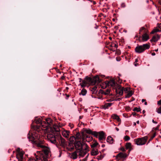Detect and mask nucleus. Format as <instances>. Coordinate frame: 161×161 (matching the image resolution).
Masks as SVG:
<instances>
[{
    "label": "nucleus",
    "mask_w": 161,
    "mask_h": 161,
    "mask_svg": "<svg viewBox=\"0 0 161 161\" xmlns=\"http://www.w3.org/2000/svg\"><path fill=\"white\" fill-rule=\"evenodd\" d=\"M144 29H145V28H144V27H142V28L140 30V31L144 30Z\"/></svg>",
    "instance_id": "55"
},
{
    "label": "nucleus",
    "mask_w": 161,
    "mask_h": 161,
    "mask_svg": "<svg viewBox=\"0 0 161 161\" xmlns=\"http://www.w3.org/2000/svg\"><path fill=\"white\" fill-rule=\"evenodd\" d=\"M35 121L36 124H41L42 122L41 118H36L35 119Z\"/></svg>",
    "instance_id": "26"
},
{
    "label": "nucleus",
    "mask_w": 161,
    "mask_h": 161,
    "mask_svg": "<svg viewBox=\"0 0 161 161\" xmlns=\"http://www.w3.org/2000/svg\"><path fill=\"white\" fill-rule=\"evenodd\" d=\"M156 111L158 114H161V106L159 108H157L156 110Z\"/></svg>",
    "instance_id": "37"
},
{
    "label": "nucleus",
    "mask_w": 161,
    "mask_h": 161,
    "mask_svg": "<svg viewBox=\"0 0 161 161\" xmlns=\"http://www.w3.org/2000/svg\"><path fill=\"white\" fill-rule=\"evenodd\" d=\"M41 126L43 128H46L49 125L45 121H43L40 124Z\"/></svg>",
    "instance_id": "21"
},
{
    "label": "nucleus",
    "mask_w": 161,
    "mask_h": 161,
    "mask_svg": "<svg viewBox=\"0 0 161 161\" xmlns=\"http://www.w3.org/2000/svg\"><path fill=\"white\" fill-rule=\"evenodd\" d=\"M143 113H145V110H143Z\"/></svg>",
    "instance_id": "62"
},
{
    "label": "nucleus",
    "mask_w": 161,
    "mask_h": 161,
    "mask_svg": "<svg viewBox=\"0 0 161 161\" xmlns=\"http://www.w3.org/2000/svg\"><path fill=\"white\" fill-rule=\"evenodd\" d=\"M136 123L137 124H139V120H138L137 122H136Z\"/></svg>",
    "instance_id": "58"
},
{
    "label": "nucleus",
    "mask_w": 161,
    "mask_h": 161,
    "mask_svg": "<svg viewBox=\"0 0 161 161\" xmlns=\"http://www.w3.org/2000/svg\"><path fill=\"white\" fill-rule=\"evenodd\" d=\"M114 46H115V47H117V45H116V44H114Z\"/></svg>",
    "instance_id": "60"
},
{
    "label": "nucleus",
    "mask_w": 161,
    "mask_h": 161,
    "mask_svg": "<svg viewBox=\"0 0 161 161\" xmlns=\"http://www.w3.org/2000/svg\"><path fill=\"white\" fill-rule=\"evenodd\" d=\"M107 141L110 144H112L113 142V139L111 136H108L107 138Z\"/></svg>",
    "instance_id": "24"
},
{
    "label": "nucleus",
    "mask_w": 161,
    "mask_h": 161,
    "mask_svg": "<svg viewBox=\"0 0 161 161\" xmlns=\"http://www.w3.org/2000/svg\"><path fill=\"white\" fill-rule=\"evenodd\" d=\"M135 66H137L136 64H135Z\"/></svg>",
    "instance_id": "63"
},
{
    "label": "nucleus",
    "mask_w": 161,
    "mask_h": 161,
    "mask_svg": "<svg viewBox=\"0 0 161 161\" xmlns=\"http://www.w3.org/2000/svg\"><path fill=\"white\" fill-rule=\"evenodd\" d=\"M147 139L146 136L141 138H138L134 140L135 143L137 145H142L145 144Z\"/></svg>",
    "instance_id": "3"
},
{
    "label": "nucleus",
    "mask_w": 161,
    "mask_h": 161,
    "mask_svg": "<svg viewBox=\"0 0 161 161\" xmlns=\"http://www.w3.org/2000/svg\"><path fill=\"white\" fill-rule=\"evenodd\" d=\"M142 102L143 103H144V104L145 105H147V103L146 102V100L145 99H142Z\"/></svg>",
    "instance_id": "44"
},
{
    "label": "nucleus",
    "mask_w": 161,
    "mask_h": 161,
    "mask_svg": "<svg viewBox=\"0 0 161 161\" xmlns=\"http://www.w3.org/2000/svg\"><path fill=\"white\" fill-rule=\"evenodd\" d=\"M54 128L56 131H58V127L57 129H55V126H54Z\"/></svg>",
    "instance_id": "51"
},
{
    "label": "nucleus",
    "mask_w": 161,
    "mask_h": 161,
    "mask_svg": "<svg viewBox=\"0 0 161 161\" xmlns=\"http://www.w3.org/2000/svg\"><path fill=\"white\" fill-rule=\"evenodd\" d=\"M98 145V143L97 142H95L92 145V147H94L97 146Z\"/></svg>",
    "instance_id": "39"
},
{
    "label": "nucleus",
    "mask_w": 161,
    "mask_h": 161,
    "mask_svg": "<svg viewBox=\"0 0 161 161\" xmlns=\"http://www.w3.org/2000/svg\"><path fill=\"white\" fill-rule=\"evenodd\" d=\"M123 91L125 93H127L130 90V89L128 87L124 88L123 87Z\"/></svg>",
    "instance_id": "34"
},
{
    "label": "nucleus",
    "mask_w": 161,
    "mask_h": 161,
    "mask_svg": "<svg viewBox=\"0 0 161 161\" xmlns=\"http://www.w3.org/2000/svg\"><path fill=\"white\" fill-rule=\"evenodd\" d=\"M108 85L114 87L115 85V83L114 80H111L109 81L108 82Z\"/></svg>",
    "instance_id": "19"
},
{
    "label": "nucleus",
    "mask_w": 161,
    "mask_h": 161,
    "mask_svg": "<svg viewBox=\"0 0 161 161\" xmlns=\"http://www.w3.org/2000/svg\"><path fill=\"white\" fill-rule=\"evenodd\" d=\"M76 138L77 139H79L80 138L81 136L79 133H77L75 136Z\"/></svg>",
    "instance_id": "40"
},
{
    "label": "nucleus",
    "mask_w": 161,
    "mask_h": 161,
    "mask_svg": "<svg viewBox=\"0 0 161 161\" xmlns=\"http://www.w3.org/2000/svg\"><path fill=\"white\" fill-rule=\"evenodd\" d=\"M152 122L155 124H157V122L156 121H154V120L153 119L152 120Z\"/></svg>",
    "instance_id": "50"
},
{
    "label": "nucleus",
    "mask_w": 161,
    "mask_h": 161,
    "mask_svg": "<svg viewBox=\"0 0 161 161\" xmlns=\"http://www.w3.org/2000/svg\"><path fill=\"white\" fill-rule=\"evenodd\" d=\"M75 146L76 150L78 151L82 149V145L80 141L77 142L75 143Z\"/></svg>",
    "instance_id": "9"
},
{
    "label": "nucleus",
    "mask_w": 161,
    "mask_h": 161,
    "mask_svg": "<svg viewBox=\"0 0 161 161\" xmlns=\"http://www.w3.org/2000/svg\"><path fill=\"white\" fill-rule=\"evenodd\" d=\"M127 156L126 154L124 153H119L117 156V158L119 157L121 158H124Z\"/></svg>",
    "instance_id": "23"
},
{
    "label": "nucleus",
    "mask_w": 161,
    "mask_h": 161,
    "mask_svg": "<svg viewBox=\"0 0 161 161\" xmlns=\"http://www.w3.org/2000/svg\"><path fill=\"white\" fill-rule=\"evenodd\" d=\"M150 46L148 44H145L142 45H138L135 48V52L138 53H141L144 52L146 50L148 49Z\"/></svg>",
    "instance_id": "2"
},
{
    "label": "nucleus",
    "mask_w": 161,
    "mask_h": 161,
    "mask_svg": "<svg viewBox=\"0 0 161 161\" xmlns=\"http://www.w3.org/2000/svg\"><path fill=\"white\" fill-rule=\"evenodd\" d=\"M88 84L92 85V78L90 77H86L85 79Z\"/></svg>",
    "instance_id": "25"
},
{
    "label": "nucleus",
    "mask_w": 161,
    "mask_h": 161,
    "mask_svg": "<svg viewBox=\"0 0 161 161\" xmlns=\"http://www.w3.org/2000/svg\"><path fill=\"white\" fill-rule=\"evenodd\" d=\"M70 132L69 131L63 129L61 131V134L64 137L68 138L69 136Z\"/></svg>",
    "instance_id": "7"
},
{
    "label": "nucleus",
    "mask_w": 161,
    "mask_h": 161,
    "mask_svg": "<svg viewBox=\"0 0 161 161\" xmlns=\"http://www.w3.org/2000/svg\"><path fill=\"white\" fill-rule=\"evenodd\" d=\"M86 157H85V160H84V161H86V160L87 159V158L88 157V156L89 155V154H88L87 153V154H86Z\"/></svg>",
    "instance_id": "46"
},
{
    "label": "nucleus",
    "mask_w": 161,
    "mask_h": 161,
    "mask_svg": "<svg viewBox=\"0 0 161 161\" xmlns=\"http://www.w3.org/2000/svg\"><path fill=\"white\" fill-rule=\"evenodd\" d=\"M84 131L86 133L90 134H92V131L89 129H86L84 130Z\"/></svg>",
    "instance_id": "31"
},
{
    "label": "nucleus",
    "mask_w": 161,
    "mask_h": 161,
    "mask_svg": "<svg viewBox=\"0 0 161 161\" xmlns=\"http://www.w3.org/2000/svg\"><path fill=\"white\" fill-rule=\"evenodd\" d=\"M125 146L126 149H129L130 150L131 148V144L130 142H128L126 143Z\"/></svg>",
    "instance_id": "29"
},
{
    "label": "nucleus",
    "mask_w": 161,
    "mask_h": 161,
    "mask_svg": "<svg viewBox=\"0 0 161 161\" xmlns=\"http://www.w3.org/2000/svg\"><path fill=\"white\" fill-rule=\"evenodd\" d=\"M36 156V159L33 158H30L29 159V161H46L47 159L43 158V156L41 155L40 157H39L38 155L36 153L34 154Z\"/></svg>",
    "instance_id": "5"
},
{
    "label": "nucleus",
    "mask_w": 161,
    "mask_h": 161,
    "mask_svg": "<svg viewBox=\"0 0 161 161\" xmlns=\"http://www.w3.org/2000/svg\"><path fill=\"white\" fill-rule=\"evenodd\" d=\"M130 139V137L128 136H125L124 137V139L125 141H129Z\"/></svg>",
    "instance_id": "38"
},
{
    "label": "nucleus",
    "mask_w": 161,
    "mask_h": 161,
    "mask_svg": "<svg viewBox=\"0 0 161 161\" xmlns=\"http://www.w3.org/2000/svg\"><path fill=\"white\" fill-rule=\"evenodd\" d=\"M109 93L110 90L108 89H107L105 92H103V94L105 95H108L109 94Z\"/></svg>",
    "instance_id": "41"
},
{
    "label": "nucleus",
    "mask_w": 161,
    "mask_h": 161,
    "mask_svg": "<svg viewBox=\"0 0 161 161\" xmlns=\"http://www.w3.org/2000/svg\"><path fill=\"white\" fill-rule=\"evenodd\" d=\"M78 151L76 150L75 151L72 153L71 155V158L73 159H75L77 158V156L78 155Z\"/></svg>",
    "instance_id": "17"
},
{
    "label": "nucleus",
    "mask_w": 161,
    "mask_h": 161,
    "mask_svg": "<svg viewBox=\"0 0 161 161\" xmlns=\"http://www.w3.org/2000/svg\"><path fill=\"white\" fill-rule=\"evenodd\" d=\"M78 153L80 157H83L86 155L87 153L86 151H83L80 149L78 151Z\"/></svg>",
    "instance_id": "12"
},
{
    "label": "nucleus",
    "mask_w": 161,
    "mask_h": 161,
    "mask_svg": "<svg viewBox=\"0 0 161 161\" xmlns=\"http://www.w3.org/2000/svg\"><path fill=\"white\" fill-rule=\"evenodd\" d=\"M88 84L87 83L85 79L84 80H83L82 82L80 84L81 86L82 87H84L86 86V85Z\"/></svg>",
    "instance_id": "28"
},
{
    "label": "nucleus",
    "mask_w": 161,
    "mask_h": 161,
    "mask_svg": "<svg viewBox=\"0 0 161 161\" xmlns=\"http://www.w3.org/2000/svg\"><path fill=\"white\" fill-rule=\"evenodd\" d=\"M104 135V133L103 131H101L99 132L98 138L100 141L105 139V137Z\"/></svg>",
    "instance_id": "11"
},
{
    "label": "nucleus",
    "mask_w": 161,
    "mask_h": 161,
    "mask_svg": "<svg viewBox=\"0 0 161 161\" xmlns=\"http://www.w3.org/2000/svg\"><path fill=\"white\" fill-rule=\"evenodd\" d=\"M97 98L98 99H103V98L102 97H97Z\"/></svg>",
    "instance_id": "52"
},
{
    "label": "nucleus",
    "mask_w": 161,
    "mask_h": 161,
    "mask_svg": "<svg viewBox=\"0 0 161 161\" xmlns=\"http://www.w3.org/2000/svg\"><path fill=\"white\" fill-rule=\"evenodd\" d=\"M116 91L119 95H122L123 92V87L119 86L118 88L116 89Z\"/></svg>",
    "instance_id": "10"
},
{
    "label": "nucleus",
    "mask_w": 161,
    "mask_h": 161,
    "mask_svg": "<svg viewBox=\"0 0 161 161\" xmlns=\"http://www.w3.org/2000/svg\"><path fill=\"white\" fill-rule=\"evenodd\" d=\"M47 138L51 143L55 144L56 142L55 136L51 134H49L47 136Z\"/></svg>",
    "instance_id": "6"
},
{
    "label": "nucleus",
    "mask_w": 161,
    "mask_h": 161,
    "mask_svg": "<svg viewBox=\"0 0 161 161\" xmlns=\"http://www.w3.org/2000/svg\"><path fill=\"white\" fill-rule=\"evenodd\" d=\"M97 87L95 86L92 88L91 91L92 92V93H94L96 92V90L97 89Z\"/></svg>",
    "instance_id": "35"
},
{
    "label": "nucleus",
    "mask_w": 161,
    "mask_h": 161,
    "mask_svg": "<svg viewBox=\"0 0 161 161\" xmlns=\"http://www.w3.org/2000/svg\"><path fill=\"white\" fill-rule=\"evenodd\" d=\"M69 125L71 127V128H72L74 127L73 125L71 124V123H69Z\"/></svg>",
    "instance_id": "47"
},
{
    "label": "nucleus",
    "mask_w": 161,
    "mask_h": 161,
    "mask_svg": "<svg viewBox=\"0 0 161 161\" xmlns=\"http://www.w3.org/2000/svg\"><path fill=\"white\" fill-rule=\"evenodd\" d=\"M87 92L86 90L85 89H83L81 91V93L83 96L86 95Z\"/></svg>",
    "instance_id": "33"
},
{
    "label": "nucleus",
    "mask_w": 161,
    "mask_h": 161,
    "mask_svg": "<svg viewBox=\"0 0 161 161\" xmlns=\"http://www.w3.org/2000/svg\"><path fill=\"white\" fill-rule=\"evenodd\" d=\"M92 85H94L95 83L100 82L99 77L98 76H95L92 78Z\"/></svg>",
    "instance_id": "8"
},
{
    "label": "nucleus",
    "mask_w": 161,
    "mask_h": 161,
    "mask_svg": "<svg viewBox=\"0 0 161 161\" xmlns=\"http://www.w3.org/2000/svg\"><path fill=\"white\" fill-rule=\"evenodd\" d=\"M104 145H102V147H104Z\"/></svg>",
    "instance_id": "61"
},
{
    "label": "nucleus",
    "mask_w": 161,
    "mask_h": 161,
    "mask_svg": "<svg viewBox=\"0 0 161 161\" xmlns=\"http://www.w3.org/2000/svg\"><path fill=\"white\" fill-rule=\"evenodd\" d=\"M140 110H141V109H140V108H135L133 109V111H136L137 112L140 111Z\"/></svg>",
    "instance_id": "43"
},
{
    "label": "nucleus",
    "mask_w": 161,
    "mask_h": 161,
    "mask_svg": "<svg viewBox=\"0 0 161 161\" xmlns=\"http://www.w3.org/2000/svg\"><path fill=\"white\" fill-rule=\"evenodd\" d=\"M116 129L117 131H118L119 130V129L118 128H116Z\"/></svg>",
    "instance_id": "57"
},
{
    "label": "nucleus",
    "mask_w": 161,
    "mask_h": 161,
    "mask_svg": "<svg viewBox=\"0 0 161 161\" xmlns=\"http://www.w3.org/2000/svg\"><path fill=\"white\" fill-rule=\"evenodd\" d=\"M75 139V137L74 136H72L70 137L69 139V142L73 143L74 142Z\"/></svg>",
    "instance_id": "32"
},
{
    "label": "nucleus",
    "mask_w": 161,
    "mask_h": 161,
    "mask_svg": "<svg viewBox=\"0 0 161 161\" xmlns=\"http://www.w3.org/2000/svg\"><path fill=\"white\" fill-rule=\"evenodd\" d=\"M16 151L17 158L19 160V161H22L24 152L19 148H17Z\"/></svg>",
    "instance_id": "4"
},
{
    "label": "nucleus",
    "mask_w": 161,
    "mask_h": 161,
    "mask_svg": "<svg viewBox=\"0 0 161 161\" xmlns=\"http://www.w3.org/2000/svg\"><path fill=\"white\" fill-rule=\"evenodd\" d=\"M137 59H135V62H137Z\"/></svg>",
    "instance_id": "59"
},
{
    "label": "nucleus",
    "mask_w": 161,
    "mask_h": 161,
    "mask_svg": "<svg viewBox=\"0 0 161 161\" xmlns=\"http://www.w3.org/2000/svg\"><path fill=\"white\" fill-rule=\"evenodd\" d=\"M133 125H134V126L136 125V122H134V123H133Z\"/></svg>",
    "instance_id": "56"
},
{
    "label": "nucleus",
    "mask_w": 161,
    "mask_h": 161,
    "mask_svg": "<svg viewBox=\"0 0 161 161\" xmlns=\"http://www.w3.org/2000/svg\"><path fill=\"white\" fill-rule=\"evenodd\" d=\"M156 135V133L155 132L153 135L151 136V139H153V138Z\"/></svg>",
    "instance_id": "45"
},
{
    "label": "nucleus",
    "mask_w": 161,
    "mask_h": 161,
    "mask_svg": "<svg viewBox=\"0 0 161 161\" xmlns=\"http://www.w3.org/2000/svg\"><path fill=\"white\" fill-rule=\"evenodd\" d=\"M120 150L122 151H125V148L123 147H121L120 148Z\"/></svg>",
    "instance_id": "49"
},
{
    "label": "nucleus",
    "mask_w": 161,
    "mask_h": 161,
    "mask_svg": "<svg viewBox=\"0 0 161 161\" xmlns=\"http://www.w3.org/2000/svg\"><path fill=\"white\" fill-rule=\"evenodd\" d=\"M92 135H94L95 137H97L99 135V132H97L96 131H92Z\"/></svg>",
    "instance_id": "36"
},
{
    "label": "nucleus",
    "mask_w": 161,
    "mask_h": 161,
    "mask_svg": "<svg viewBox=\"0 0 161 161\" xmlns=\"http://www.w3.org/2000/svg\"><path fill=\"white\" fill-rule=\"evenodd\" d=\"M45 121L49 125H50L52 123V120L50 118H47L46 119V121Z\"/></svg>",
    "instance_id": "30"
},
{
    "label": "nucleus",
    "mask_w": 161,
    "mask_h": 161,
    "mask_svg": "<svg viewBox=\"0 0 161 161\" xmlns=\"http://www.w3.org/2000/svg\"><path fill=\"white\" fill-rule=\"evenodd\" d=\"M152 55L153 56H154L155 55V53H152Z\"/></svg>",
    "instance_id": "53"
},
{
    "label": "nucleus",
    "mask_w": 161,
    "mask_h": 161,
    "mask_svg": "<svg viewBox=\"0 0 161 161\" xmlns=\"http://www.w3.org/2000/svg\"><path fill=\"white\" fill-rule=\"evenodd\" d=\"M160 31L158 29H155L154 30H153L152 31L151 33L153 34L155 32H157L158 31Z\"/></svg>",
    "instance_id": "42"
},
{
    "label": "nucleus",
    "mask_w": 161,
    "mask_h": 161,
    "mask_svg": "<svg viewBox=\"0 0 161 161\" xmlns=\"http://www.w3.org/2000/svg\"><path fill=\"white\" fill-rule=\"evenodd\" d=\"M127 93V94L126 96V97H130L133 94L132 91L130 90Z\"/></svg>",
    "instance_id": "27"
},
{
    "label": "nucleus",
    "mask_w": 161,
    "mask_h": 161,
    "mask_svg": "<svg viewBox=\"0 0 161 161\" xmlns=\"http://www.w3.org/2000/svg\"><path fill=\"white\" fill-rule=\"evenodd\" d=\"M158 104L159 105H161V99L158 101Z\"/></svg>",
    "instance_id": "48"
},
{
    "label": "nucleus",
    "mask_w": 161,
    "mask_h": 161,
    "mask_svg": "<svg viewBox=\"0 0 161 161\" xmlns=\"http://www.w3.org/2000/svg\"><path fill=\"white\" fill-rule=\"evenodd\" d=\"M160 37L158 35L154 36L151 40V42H155L159 39Z\"/></svg>",
    "instance_id": "15"
},
{
    "label": "nucleus",
    "mask_w": 161,
    "mask_h": 161,
    "mask_svg": "<svg viewBox=\"0 0 161 161\" xmlns=\"http://www.w3.org/2000/svg\"><path fill=\"white\" fill-rule=\"evenodd\" d=\"M149 36L146 33L142 35V40L144 41H146L149 39Z\"/></svg>",
    "instance_id": "18"
},
{
    "label": "nucleus",
    "mask_w": 161,
    "mask_h": 161,
    "mask_svg": "<svg viewBox=\"0 0 161 161\" xmlns=\"http://www.w3.org/2000/svg\"><path fill=\"white\" fill-rule=\"evenodd\" d=\"M158 27L161 29V24L159 25L158 26Z\"/></svg>",
    "instance_id": "54"
},
{
    "label": "nucleus",
    "mask_w": 161,
    "mask_h": 161,
    "mask_svg": "<svg viewBox=\"0 0 161 161\" xmlns=\"http://www.w3.org/2000/svg\"><path fill=\"white\" fill-rule=\"evenodd\" d=\"M98 154V151L97 149H93L91 151V154L92 155H96Z\"/></svg>",
    "instance_id": "22"
},
{
    "label": "nucleus",
    "mask_w": 161,
    "mask_h": 161,
    "mask_svg": "<svg viewBox=\"0 0 161 161\" xmlns=\"http://www.w3.org/2000/svg\"><path fill=\"white\" fill-rule=\"evenodd\" d=\"M116 59H117V61H118V60L117 59V58H116Z\"/></svg>",
    "instance_id": "64"
},
{
    "label": "nucleus",
    "mask_w": 161,
    "mask_h": 161,
    "mask_svg": "<svg viewBox=\"0 0 161 161\" xmlns=\"http://www.w3.org/2000/svg\"><path fill=\"white\" fill-rule=\"evenodd\" d=\"M112 105V103H105L103 106V108L106 109L108 108Z\"/></svg>",
    "instance_id": "20"
},
{
    "label": "nucleus",
    "mask_w": 161,
    "mask_h": 161,
    "mask_svg": "<svg viewBox=\"0 0 161 161\" xmlns=\"http://www.w3.org/2000/svg\"><path fill=\"white\" fill-rule=\"evenodd\" d=\"M59 142L60 145L62 147H65L66 145V141L64 139L61 137L59 140Z\"/></svg>",
    "instance_id": "13"
},
{
    "label": "nucleus",
    "mask_w": 161,
    "mask_h": 161,
    "mask_svg": "<svg viewBox=\"0 0 161 161\" xmlns=\"http://www.w3.org/2000/svg\"><path fill=\"white\" fill-rule=\"evenodd\" d=\"M35 137L36 139H38V137L36 136H33V135L32 136H28V138L33 142L34 144H36L37 147H40L42 149V151H37V153L39 157H40L41 155L42 154L43 156V158H46V157H44L42 153L43 152L46 155H47L48 154L49 152V149L48 148L44 145V142L43 141L38 139L37 140H35Z\"/></svg>",
    "instance_id": "1"
},
{
    "label": "nucleus",
    "mask_w": 161,
    "mask_h": 161,
    "mask_svg": "<svg viewBox=\"0 0 161 161\" xmlns=\"http://www.w3.org/2000/svg\"><path fill=\"white\" fill-rule=\"evenodd\" d=\"M112 117L113 119L116 120L118 122H120L121 121V119L119 118V116L115 114H113Z\"/></svg>",
    "instance_id": "16"
},
{
    "label": "nucleus",
    "mask_w": 161,
    "mask_h": 161,
    "mask_svg": "<svg viewBox=\"0 0 161 161\" xmlns=\"http://www.w3.org/2000/svg\"><path fill=\"white\" fill-rule=\"evenodd\" d=\"M67 149L69 151H72L74 149V147L73 146V143L69 142L68 145L66 147Z\"/></svg>",
    "instance_id": "14"
}]
</instances>
